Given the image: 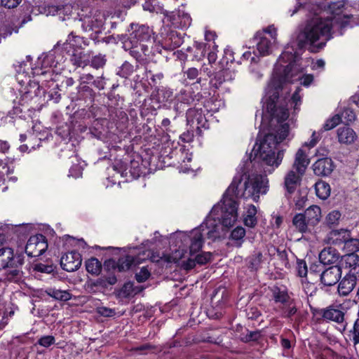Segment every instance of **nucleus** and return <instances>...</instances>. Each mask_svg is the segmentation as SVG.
Returning <instances> with one entry per match:
<instances>
[{
  "label": "nucleus",
  "instance_id": "1",
  "mask_svg": "<svg viewBox=\"0 0 359 359\" xmlns=\"http://www.w3.org/2000/svg\"><path fill=\"white\" fill-rule=\"evenodd\" d=\"M299 61V53L293 45L285 47L280 55L276 65L275 72L268 85L266 101L263 107L271 119L283 122L289 117L288 109L286 106L278 104L279 94L282 90L283 84L285 82L292 83L299 79L296 78L301 72Z\"/></svg>",
  "mask_w": 359,
  "mask_h": 359
},
{
  "label": "nucleus",
  "instance_id": "2",
  "mask_svg": "<svg viewBox=\"0 0 359 359\" xmlns=\"http://www.w3.org/2000/svg\"><path fill=\"white\" fill-rule=\"evenodd\" d=\"M348 19L346 15L313 19L297 35L296 45L299 50L303 49L306 45H310L313 48L321 49L331 39V29H338L339 34H342V30L349 25Z\"/></svg>",
  "mask_w": 359,
  "mask_h": 359
},
{
  "label": "nucleus",
  "instance_id": "3",
  "mask_svg": "<svg viewBox=\"0 0 359 359\" xmlns=\"http://www.w3.org/2000/svg\"><path fill=\"white\" fill-rule=\"evenodd\" d=\"M289 134V125L287 123L281 124L277 130V135L267 134L258 144L256 142L250 154V160L254 161L258 158L262 162L270 167L278 168L283 158V150H278L276 152L275 149L278 144L283 141Z\"/></svg>",
  "mask_w": 359,
  "mask_h": 359
},
{
  "label": "nucleus",
  "instance_id": "4",
  "mask_svg": "<svg viewBox=\"0 0 359 359\" xmlns=\"http://www.w3.org/2000/svg\"><path fill=\"white\" fill-rule=\"evenodd\" d=\"M236 198L234 196L228 194L226 190L220 203L213 206L210 215L204 222L209 238L216 237L218 224L224 227H230L236 222L238 203Z\"/></svg>",
  "mask_w": 359,
  "mask_h": 359
},
{
  "label": "nucleus",
  "instance_id": "5",
  "mask_svg": "<svg viewBox=\"0 0 359 359\" xmlns=\"http://www.w3.org/2000/svg\"><path fill=\"white\" fill-rule=\"evenodd\" d=\"M243 175H236L227 189V194L237 198H252L257 202L259 198V194H264L267 189V180L262 175L248 177L243 183Z\"/></svg>",
  "mask_w": 359,
  "mask_h": 359
},
{
  "label": "nucleus",
  "instance_id": "6",
  "mask_svg": "<svg viewBox=\"0 0 359 359\" xmlns=\"http://www.w3.org/2000/svg\"><path fill=\"white\" fill-rule=\"evenodd\" d=\"M48 248L46 236L39 233L31 236L25 246V252L28 257H37L43 254Z\"/></svg>",
  "mask_w": 359,
  "mask_h": 359
},
{
  "label": "nucleus",
  "instance_id": "7",
  "mask_svg": "<svg viewBox=\"0 0 359 359\" xmlns=\"http://www.w3.org/2000/svg\"><path fill=\"white\" fill-rule=\"evenodd\" d=\"M187 122L188 125L194 126L199 135H201V129H208L209 123L203 114L202 109L190 108L186 113Z\"/></svg>",
  "mask_w": 359,
  "mask_h": 359
},
{
  "label": "nucleus",
  "instance_id": "8",
  "mask_svg": "<svg viewBox=\"0 0 359 359\" xmlns=\"http://www.w3.org/2000/svg\"><path fill=\"white\" fill-rule=\"evenodd\" d=\"M337 266L342 272L359 276V256L356 253H347L341 257Z\"/></svg>",
  "mask_w": 359,
  "mask_h": 359
},
{
  "label": "nucleus",
  "instance_id": "9",
  "mask_svg": "<svg viewBox=\"0 0 359 359\" xmlns=\"http://www.w3.org/2000/svg\"><path fill=\"white\" fill-rule=\"evenodd\" d=\"M130 27L132 32L128 41H133L135 44L151 42L153 32L148 26L131 24Z\"/></svg>",
  "mask_w": 359,
  "mask_h": 359
},
{
  "label": "nucleus",
  "instance_id": "10",
  "mask_svg": "<svg viewBox=\"0 0 359 359\" xmlns=\"http://www.w3.org/2000/svg\"><path fill=\"white\" fill-rule=\"evenodd\" d=\"M316 313L327 322H334L338 324L344 323L345 313L339 306L330 305L326 308L319 309Z\"/></svg>",
  "mask_w": 359,
  "mask_h": 359
},
{
  "label": "nucleus",
  "instance_id": "11",
  "mask_svg": "<svg viewBox=\"0 0 359 359\" xmlns=\"http://www.w3.org/2000/svg\"><path fill=\"white\" fill-rule=\"evenodd\" d=\"M82 257L77 251H72L64 255L60 259L61 267L68 271L73 272L81 266Z\"/></svg>",
  "mask_w": 359,
  "mask_h": 359
},
{
  "label": "nucleus",
  "instance_id": "12",
  "mask_svg": "<svg viewBox=\"0 0 359 359\" xmlns=\"http://www.w3.org/2000/svg\"><path fill=\"white\" fill-rule=\"evenodd\" d=\"M359 276L349 273H345L344 276H341L339 281L338 282L337 292L340 297H347L355 287Z\"/></svg>",
  "mask_w": 359,
  "mask_h": 359
},
{
  "label": "nucleus",
  "instance_id": "13",
  "mask_svg": "<svg viewBox=\"0 0 359 359\" xmlns=\"http://www.w3.org/2000/svg\"><path fill=\"white\" fill-rule=\"evenodd\" d=\"M135 258L131 255H125L118 258L117 261L112 259L106 260L104 263V268L116 269L119 272L128 271L133 264H135Z\"/></svg>",
  "mask_w": 359,
  "mask_h": 359
},
{
  "label": "nucleus",
  "instance_id": "14",
  "mask_svg": "<svg viewBox=\"0 0 359 359\" xmlns=\"http://www.w3.org/2000/svg\"><path fill=\"white\" fill-rule=\"evenodd\" d=\"M207 229L205 228V223L203 222L198 228H196L191 231L189 236V254L191 255L198 252L201 250L204 243L203 231Z\"/></svg>",
  "mask_w": 359,
  "mask_h": 359
},
{
  "label": "nucleus",
  "instance_id": "15",
  "mask_svg": "<svg viewBox=\"0 0 359 359\" xmlns=\"http://www.w3.org/2000/svg\"><path fill=\"white\" fill-rule=\"evenodd\" d=\"M117 278L114 274L108 276H101L97 279H90L86 283L87 289L93 292L107 288L109 285H114L116 283Z\"/></svg>",
  "mask_w": 359,
  "mask_h": 359
},
{
  "label": "nucleus",
  "instance_id": "16",
  "mask_svg": "<svg viewBox=\"0 0 359 359\" xmlns=\"http://www.w3.org/2000/svg\"><path fill=\"white\" fill-rule=\"evenodd\" d=\"M342 273L337 265L323 269L320 273V281L325 286H332L337 283Z\"/></svg>",
  "mask_w": 359,
  "mask_h": 359
},
{
  "label": "nucleus",
  "instance_id": "17",
  "mask_svg": "<svg viewBox=\"0 0 359 359\" xmlns=\"http://www.w3.org/2000/svg\"><path fill=\"white\" fill-rule=\"evenodd\" d=\"M312 168L316 175L327 177L334 170V165L331 158L323 157L318 159L313 164Z\"/></svg>",
  "mask_w": 359,
  "mask_h": 359
},
{
  "label": "nucleus",
  "instance_id": "18",
  "mask_svg": "<svg viewBox=\"0 0 359 359\" xmlns=\"http://www.w3.org/2000/svg\"><path fill=\"white\" fill-rule=\"evenodd\" d=\"M166 18L175 28H187L191 24V18L184 11H178L177 13L166 14Z\"/></svg>",
  "mask_w": 359,
  "mask_h": 359
},
{
  "label": "nucleus",
  "instance_id": "19",
  "mask_svg": "<svg viewBox=\"0 0 359 359\" xmlns=\"http://www.w3.org/2000/svg\"><path fill=\"white\" fill-rule=\"evenodd\" d=\"M265 32L270 33L266 29L264 32H257L254 38L257 42V50L262 56L269 55L271 52V39L266 36Z\"/></svg>",
  "mask_w": 359,
  "mask_h": 359
},
{
  "label": "nucleus",
  "instance_id": "20",
  "mask_svg": "<svg viewBox=\"0 0 359 359\" xmlns=\"http://www.w3.org/2000/svg\"><path fill=\"white\" fill-rule=\"evenodd\" d=\"M303 175L298 172L296 173L294 170H290L286 174L284 179V187L286 189L285 196L287 198H290L295 191L297 187L300 184Z\"/></svg>",
  "mask_w": 359,
  "mask_h": 359
},
{
  "label": "nucleus",
  "instance_id": "21",
  "mask_svg": "<svg viewBox=\"0 0 359 359\" xmlns=\"http://www.w3.org/2000/svg\"><path fill=\"white\" fill-rule=\"evenodd\" d=\"M350 233V231L344 229H332L327 233V241L330 244L344 245L346 239H348Z\"/></svg>",
  "mask_w": 359,
  "mask_h": 359
},
{
  "label": "nucleus",
  "instance_id": "22",
  "mask_svg": "<svg viewBox=\"0 0 359 359\" xmlns=\"http://www.w3.org/2000/svg\"><path fill=\"white\" fill-rule=\"evenodd\" d=\"M234 76V72L231 69H223L215 74L210 80V85L215 88H219L223 83L232 81Z\"/></svg>",
  "mask_w": 359,
  "mask_h": 359
},
{
  "label": "nucleus",
  "instance_id": "23",
  "mask_svg": "<svg viewBox=\"0 0 359 359\" xmlns=\"http://www.w3.org/2000/svg\"><path fill=\"white\" fill-rule=\"evenodd\" d=\"M302 213L307 219V224L313 226L314 229L319 224L322 218L321 209L318 205H311Z\"/></svg>",
  "mask_w": 359,
  "mask_h": 359
},
{
  "label": "nucleus",
  "instance_id": "24",
  "mask_svg": "<svg viewBox=\"0 0 359 359\" xmlns=\"http://www.w3.org/2000/svg\"><path fill=\"white\" fill-rule=\"evenodd\" d=\"M90 55L81 48L74 49L70 57V61L74 66L84 68L90 63Z\"/></svg>",
  "mask_w": 359,
  "mask_h": 359
},
{
  "label": "nucleus",
  "instance_id": "25",
  "mask_svg": "<svg viewBox=\"0 0 359 359\" xmlns=\"http://www.w3.org/2000/svg\"><path fill=\"white\" fill-rule=\"evenodd\" d=\"M310 163L305 151L302 149H299L295 154L293 168L300 175H304Z\"/></svg>",
  "mask_w": 359,
  "mask_h": 359
},
{
  "label": "nucleus",
  "instance_id": "26",
  "mask_svg": "<svg viewBox=\"0 0 359 359\" xmlns=\"http://www.w3.org/2000/svg\"><path fill=\"white\" fill-rule=\"evenodd\" d=\"M269 290L271 292V299L276 304H287L292 299L285 287L273 285L269 287Z\"/></svg>",
  "mask_w": 359,
  "mask_h": 359
},
{
  "label": "nucleus",
  "instance_id": "27",
  "mask_svg": "<svg viewBox=\"0 0 359 359\" xmlns=\"http://www.w3.org/2000/svg\"><path fill=\"white\" fill-rule=\"evenodd\" d=\"M307 219L303 213H297L292 218V224L296 230L302 233H312L315 229L313 226L307 224Z\"/></svg>",
  "mask_w": 359,
  "mask_h": 359
},
{
  "label": "nucleus",
  "instance_id": "28",
  "mask_svg": "<svg viewBox=\"0 0 359 359\" xmlns=\"http://www.w3.org/2000/svg\"><path fill=\"white\" fill-rule=\"evenodd\" d=\"M340 257L338 251L332 247L324 248L319 254V260L323 265L332 264L337 262Z\"/></svg>",
  "mask_w": 359,
  "mask_h": 359
},
{
  "label": "nucleus",
  "instance_id": "29",
  "mask_svg": "<svg viewBox=\"0 0 359 359\" xmlns=\"http://www.w3.org/2000/svg\"><path fill=\"white\" fill-rule=\"evenodd\" d=\"M263 260L264 257L262 252L259 250H255L246 258L245 262L248 268L251 271H256L261 267Z\"/></svg>",
  "mask_w": 359,
  "mask_h": 359
},
{
  "label": "nucleus",
  "instance_id": "30",
  "mask_svg": "<svg viewBox=\"0 0 359 359\" xmlns=\"http://www.w3.org/2000/svg\"><path fill=\"white\" fill-rule=\"evenodd\" d=\"M183 43V39L177 32H170L164 39V48L174 50Z\"/></svg>",
  "mask_w": 359,
  "mask_h": 359
},
{
  "label": "nucleus",
  "instance_id": "31",
  "mask_svg": "<svg viewBox=\"0 0 359 359\" xmlns=\"http://www.w3.org/2000/svg\"><path fill=\"white\" fill-rule=\"evenodd\" d=\"M338 140L340 143L351 144L355 139V133L348 126L340 127L337 129Z\"/></svg>",
  "mask_w": 359,
  "mask_h": 359
},
{
  "label": "nucleus",
  "instance_id": "32",
  "mask_svg": "<svg viewBox=\"0 0 359 359\" xmlns=\"http://www.w3.org/2000/svg\"><path fill=\"white\" fill-rule=\"evenodd\" d=\"M95 95V93L88 85L79 84L77 87V100L93 102Z\"/></svg>",
  "mask_w": 359,
  "mask_h": 359
},
{
  "label": "nucleus",
  "instance_id": "33",
  "mask_svg": "<svg viewBox=\"0 0 359 359\" xmlns=\"http://www.w3.org/2000/svg\"><path fill=\"white\" fill-rule=\"evenodd\" d=\"M13 250L10 248H0V270L11 267Z\"/></svg>",
  "mask_w": 359,
  "mask_h": 359
},
{
  "label": "nucleus",
  "instance_id": "34",
  "mask_svg": "<svg viewBox=\"0 0 359 359\" xmlns=\"http://www.w3.org/2000/svg\"><path fill=\"white\" fill-rule=\"evenodd\" d=\"M341 217L339 211L332 210L326 215L323 224L325 227L332 230L339 224Z\"/></svg>",
  "mask_w": 359,
  "mask_h": 359
},
{
  "label": "nucleus",
  "instance_id": "35",
  "mask_svg": "<svg viewBox=\"0 0 359 359\" xmlns=\"http://www.w3.org/2000/svg\"><path fill=\"white\" fill-rule=\"evenodd\" d=\"M138 68V64L133 65L128 61H125L118 68L116 74L121 78L128 79Z\"/></svg>",
  "mask_w": 359,
  "mask_h": 359
},
{
  "label": "nucleus",
  "instance_id": "36",
  "mask_svg": "<svg viewBox=\"0 0 359 359\" xmlns=\"http://www.w3.org/2000/svg\"><path fill=\"white\" fill-rule=\"evenodd\" d=\"M315 190L316 196L322 200L327 199L330 195V184L323 180H319L315 184Z\"/></svg>",
  "mask_w": 359,
  "mask_h": 359
},
{
  "label": "nucleus",
  "instance_id": "37",
  "mask_svg": "<svg viewBox=\"0 0 359 359\" xmlns=\"http://www.w3.org/2000/svg\"><path fill=\"white\" fill-rule=\"evenodd\" d=\"M123 48L129 52L130 55L135 59L137 63H141L143 60L141 53L139 51L137 44H135L133 41H126L123 42Z\"/></svg>",
  "mask_w": 359,
  "mask_h": 359
},
{
  "label": "nucleus",
  "instance_id": "38",
  "mask_svg": "<svg viewBox=\"0 0 359 359\" xmlns=\"http://www.w3.org/2000/svg\"><path fill=\"white\" fill-rule=\"evenodd\" d=\"M59 50V45L57 44L53 50L45 55L41 61L43 68L56 67L58 62L55 60V53Z\"/></svg>",
  "mask_w": 359,
  "mask_h": 359
},
{
  "label": "nucleus",
  "instance_id": "39",
  "mask_svg": "<svg viewBox=\"0 0 359 359\" xmlns=\"http://www.w3.org/2000/svg\"><path fill=\"white\" fill-rule=\"evenodd\" d=\"M46 293L48 296L60 301L66 302L71 299L72 298V294L69 293L67 290H61L55 288H48L46 290Z\"/></svg>",
  "mask_w": 359,
  "mask_h": 359
},
{
  "label": "nucleus",
  "instance_id": "40",
  "mask_svg": "<svg viewBox=\"0 0 359 359\" xmlns=\"http://www.w3.org/2000/svg\"><path fill=\"white\" fill-rule=\"evenodd\" d=\"M86 271L93 275H99L102 271V264L95 257H91L86 261Z\"/></svg>",
  "mask_w": 359,
  "mask_h": 359
},
{
  "label": "nucleus",
  "instance_id": "41",
  "mask_svg": "<svg viewBox=\"0 0 359 359\" xmlns=\"http://www.w3.org/2000/svg\"><path fill=\"white\" fill-rule=\"evenodd\" d=\"M245 229L242 226H237L231 233L230 239L234 241L235 245L238 248L241 247L244 242L245 236Z\"/></svg>",
  "mask_w": 359,
  "mask_h": 359
},
{
  "label": "nucleus",
  "instance_id": "42",
  "mask_svg": "<svg viewBox=\"0 0 359 359\" xmlns=\"http://www.w3.org/2000/svg\"><path fill=\"white\" fill-rule=\"evenodd\" d=\"M173 97V92L167 88H162L158 89L156 100L160 104H165L168 102H170Z\"/></svg>",
  "mask_w": 359,
  "mask_h": 359
},
{
  "label": "nucleus",
  "instance_id": "43",
  "mask_svg": "<svg viewBox=\"0 0 359 359\" xmlns=\"http://www.w3.org/2000/svg\"><path fill=\"white\" fill-rule=\"evenodd\" d=\"M343 248L348 253H355L359 251V238H352L351 234L348 239H346Z\"/></svg>",
  "mask_w": 359,
  "mask_h": 359
},
{
  "label": "nucleus",
  "instance_id": "44",
  "mask_svg": "<svg viewBox=\"0 0 359 359\" xmlns=\"http://www.w3.org/2000/svg\"><path fill=\"white\" fill-rule=\"evenodd\" d=\"M349 339L353 342V346L359 344V317L354 321L353 327L348 332Z\"/></svg>",
  "mask_w": 359,
  "mask_h": 359
},
{
  "label": "nucleus",
  "instance_id": "45",
  "mask_svg": "<svg viewBox=\"0 0 359 359\" xmlns=\"http://www.w3.org/2000/svg\"><path fill=\"white\" fill-rule=\"evenodd\" d=\"M283 305L285 307L283 309L282 317L292 319L297 312V308L294 304V300L291 299L287 304Z\"/></svg>",
  "mask_w": 359,
  "mask_h": 359
},
{
  "label": "nucleus",
  "instance_id": "46",
  "mask_svg": "<svg viewBox=\"0 0 359 359\" xmlns=\"http://www.w3.org/2000/svg\"><path fill=\"white\" fill-rule=\"evenodd\" d=\"M135 290L133 282L125 283L122 287L118 291V296L123 298H128L130 297Z\"/></svg>",
  "mask_w": 359,
  "mask_h": 359
},
{
  "label": "nucleus",
  "instance_id": "47",
  "mask_svg": "<svg viewBox=\"0 0 359 359\" xmlns=\"http://www.w3.org/2000/svg\"><path fill=\"white\" fill-rule=\"evenodd\" d=\"M341 118V121L345 123L346 124H348L355 121V114L353 109L350 108H345L341 111V114H339Z\"/></svg>",
  "mask_w": 359,
  "mask_h": 359
},
{
  "label": "nucleus",
  "instance_id": "48",
  "mask_svg": "<svg viewBox=\"0 0 359 359\" xmlns=\"http://www.w3.org/2000/svg\"><path fill=\"white\" fill-rule=\"evenodd\" d=\"M261 338L260 331H248V334L241 337V340L244 343L250 341H257Z\"/></svg>",
  "mask_w": 359,
  "mask_h": 359
},
{
  "label": "nucleus",
  "instance_id": "49",
  "mask_svg": "<svg viewBox=\"0 0 359 359\" xmlns=\"http://www.w3.org/2000/svg\"><path fill=\"white\" fill-rule=\"evenodd\" d=\"M212 254L209 252H203L195 257V261L199 265H204L212 259Z\"/></svg>",
  "mask_w": 359,
  "mask_h": 359
},
{
  "label": "nucleus",
  "instance_id": "50",
  "mask_svg": "<svg viewBox=\"0 0 359 359\" xmlns=\"http://www.w3.org/2000/svg\"><path fill=\"white\" fill-rule=\"evenodd\" d=\"M341 122V118L339 114H336L331 118L327 120L323 125V129L325 130H330L336 127Z\"/></svg>",
  "mask_w": 359,
  "mask_h": 359
},
{
  "label": "nucleus",
  "instance_id": "51",
  "mask_svg": "<svg viewBox=\"0 0 359 359\" xmlns=\"http://www.w3.org/2000/svg\"><path fill=\"white\" fill-rule=\"evenodd\" d=\"M297 272L299 277H306L308 273V268L306 262L303 259H297Z\"/></svg>",
  "mask_w": 359,
  "mask_h": 359
},
{
  "label": "nucleus",
  "instance_id": "52",
  "mask_svg": "<svg viewBox=\"0 0 359 359\" xmlns=\"http://www.w3.org/2000/svg\"><path fill=\"white\" fill-rule=\"evenodd\" d=\"M96 312L101 316L110 318L116 315V311L106 306H98L96 308Z\"/></svg>",
  "mask_w": 359,
  "mask_h": 359
},
{
  "label": "nucleus",
  "instance_id": "53",
  "mask_svg": "<svg viewBox=\"0 0 359 359\" xmlns=\"http://www.w3.org/2000/svg\"><path fill=\"white\" fill-rule=\"evenodd\" d=\"M151 273L147 267H142L138 273H135V279L138 283H144L149 279Z\"/></svg>",
  "mask_w": 359,
  "mask_h": 359
},
{
  "label": "nucleus",
  "instance_id": "54",
  "mask_svg": "<svg viewBox=\"0 0 359 359\" xmlns=\"http://www.w3.org/2000/svg\"><path fill=\"white\" fill-rule=\"evenodd\" d=\"M55 341V337L52 335L43 336L39 339L37 344L43 347L48 348L54 344Z\"/></svg>",
  "mask_w": 359,
  "mask_h": 359
},
{
  "label": "nucleus",
  "instance_id": "55",
  "mask_svg": "<svg viewBox=\"0 0 359 359\" xmlns=\"http://www.w3.org/2000/svg\"><path fill=\"white\" fill-rule=\"evenodd\" d=\"M90 66L95 69H100L104 67L106 63V60L104 56L102 55H96L92 58L90 60Z\"/></svg>",
  "mask_w": 359,
  "mask_h": 359
},
{
  "label": "nucleus",
  "instance_id": "56",
  "mask_svg": "<svg viewBox=\"0 0 359 359\" xmlns=\"http://www.w3.org/2000/svg\"><path fill=\"white\" fill-rule=\"evenodd\" d=\"M277 256L278 259L281 262L282 264L285 268H290V264L288 260V255L286 250H280L279 249H277Z\"/></svg>",
  "mask_w": 359,
  "mask_h": 359
},
{
  "label": "nucleus",
  "instance_id": "57",
  "mask_svg": "<svg viewBox=\"0 0 359 359\" xmlns=\"http://www.w3.org/2000/svg\"><path fill=\"white\" fill-rule=\"evenodd\" d=\"M94 76L91 74H83L79 77V84L89 85L93 84Z\"/></svg>",
  "mask_w": 359,
  "mask_h": 359
},
{
  "label": "nucleus",
  "instance_id": "58",
  "mask_svg": "<svg viewBox=\"0 0 359 359\" xmlns=\"http://www.w3.org/2000/svg\"><path fill=\"white\" fill-rule=\"evenodd\" d=\"M24 264V256L22 255H13L12 258L11 268H18Z\"/></svg>",
  "mask_w": 359,
  "mask_h": 359
},
{
  "label": "nucleus",
  "instance_id": "59",
  "mask_svg": "<svg viewBox=\"0 0 359 359\" xmlns=\"http://www.w3.org/2000/svg\"><path fill=\"white\" fill-rule=\"evenodd\" d=\"M196 264L197 262L196 261H195V258H188L186 261L182 262V267L184 269L189 271L194 269L196 266Z\"/></svg>",
  "mask_w": 359,
  "mask_h": 359
},
{
  "label": "nucleus",
  "instance_id": "60",
  "mask_svg": "<svg viewBox=\"0 0 359 359\" xmlns=\"http://www.w3.org/2000/svg\"><path fill=\"white\" fill-rule=\"evenodd\" d=\"M1 5L5 8H16L22 0H1Z\"/></svg>",
  "mask_w": 359,
  "mask_h": 359
},
{
  "label": "nucleus",
  "instance_id": "61",
  "mask_svg": "<svg viewBox=\"0 0 359 359\" xmlns=\"http://www.w3.org/2000/svg\"><path fill=\"white\" fill-rule=\"evenodd\" d=\"M243 222L245 226L253 228L257 224V219L256 217H250L245 215Z\"/></svg>",
  "mask_w": 359,
  "mask_h": 359
},
{
  "label": "nucleus",
  "instance_id": "62",
  "mask_svg": "<svg viewBox=\"0 0 359 359\" xmlns=\"http://www.w3.org/2000/svg\"><path fill=\"white\" fill-rule=\"evenodd\" d=\"M194 137V132L188 130L180 135V139L184 142H191L193 141Z\"/></svg>",
  "mask_w": 359,
  "mask_h": 359
},
{
  "label": "nucleus",
  "instance_id": "63",
  "mask_svg": "<svg viewBox=\"0 0 359 359\" xmlns=\"http://www.w3.org/2000/svg\"><path fill=\"white\" fill-rule=\"evenodd\" d=\"M83 168L79 165H73L69 170V175L74 177H79L82 175Z\"/></svg>",
  "mask_w": 359,
  "mask_h": 359
},
{
  "label": "nucleus",
  "instance_id": "64",
  "mask_svg": "<svg viewBox=\"0 0 359 359\" xmlns=\"http://www.w3.org/2000/svg\"><path fill=\"white\" fill-rule=\"evenodd\" d=\"M184 74H187V76L190 80H194L196 79L199 74L198 70L196 68L191 67L189 68Z\"/></svg>",
  "mask_w": 359,
  "mask_h": 359
}]
</instances>
